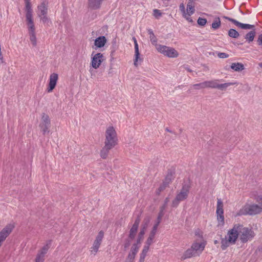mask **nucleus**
Returning a JSON list of instances; mask_svg holds the SVG:
<instances>
[{
    "label": "nucleus",
    "mask_w": 262,
    "mask_h": 262,
    "mask_svg": "<svg viewBox=\"0 0 262 262\" xmlns=\"http://www.w3.org/2000/svg\"><path fill=\"white\" fill-rule=\"evenodd\" d=\"M214 243H215V244H217V241H214Z\"/></svg>",
    "instance_id": "64"
},
{
    "label": "nucleus",
    "mask_w": 262,
    "mask_h": 262,
    "mask_svg": "<svg viewBox=\"0 0 262 262\" xmlns=\"http://www.w3.org/2000/svg\"><path fill=\"white\" fill-rule=\"evenodd\" d=\"M104 0H88V7L92 10L99 9Z\"/></svg>",
    "instance_id": "13"
},
{
    "label": "nucleus",
    "mask_w": 262,
    "mask_h": 262,
    "mask_svg": "<svg viewBox=\"0 0 262 262\" xmlns=\"http://www.w3.org/2000/svg\"><path fill=\"white\" fill-rule=\"evenodd\" d=\"M262 212V208L260 204H252L247 205V214L254 215L260 213Z\"/></svg>",
    "instance_id": "7"
},
{
    "label": "nucleus",
    "mask_w": 262,
    "mask_h": 262,
    "mask_svg": "<svg viewBox=\"0 0 262 262\" xmlns=\"http://www.w3.org/2000/svg\"><path fill=\"white\" fill-rule=\"evenodd\" d=\"M199 232H200L199 230L196 231L195 232V235L200 236Z\"/></svg>",
    "instance_id": "61"
},
{
    "label": "nucleus",
    "mask_w": 262,
    "mask_h": 262,
    "mask_svg": "<svg viewBox=\"0 0 262 262\" xmlns=\"http://www.w3.org/2000/svg\"><path fill=\"white\" fill-rule=\"evenodd\" d=\"M140 222V219L139 216H138L136 219L135 221V222L131 228L130 231H129V238L131 239H133L135 238L137 231L139 227V225Z\"/></svg>",
    "instance_id": "14"
},
{
    "label": "nucleus",
    "mask_w": 262,
    "mask_h": 262,
    "mask_svg": "<svg viewBox=\"0 0 262 262\" xmlns=\"http://www.w3.org/2000/svg\"><path fill=\"white\" fill-rule=\"evenodd\" d=\"M180 10L182 13L183 16H186V11L184 5L182 3L181 4L179 7Z\"/></svg>",
    "instance_id": "46"
},
{
    "label": "nucleus",
    "mask_w": 262,
    "mask_h": 262,
    "mask_svg": "<svg viewBox=\"0 0 262 262\" xmlns=\"http://www.w3.org/2000/svg\"><path fill=\"white\" fill-rule=\"evenodd\" d=\"M145 233V231H144L142 229L140 230V231L138 235V239L137 240V243L136 244H137L138 245V244H139L140 243L141 241L143 238V236H144Z\"/></svg>",
    "instance_id": "41"
},
{
    "label": "nucleus",
    "mask_w": 262,
    "mask_h": 262,
    "mask_svg": "<svg viewBox=\"0 0 262 262\" xmlns=\"http://www.w3.org/2000/svg\"><path fill=\"white\" fill-rule=\"evenodd\" d=\"M149 38H150V40L151 42V43L155 46L157 48V46H159L158 44H157V37H156V36L155 35H151V36H149Z\"/></svg>",
    "instance_id": "42"
},
{
    "label": "nucleus",
    "mask_w": 262,
    "mask_h": 262,
    "mask_svg": "<svg viewBox=\"0 0 262 262\" xmlns=\"http://www.w3.org/2000/svg\"><path fill=\"white\" fill-rule=\"evenodd\" d=\"M28 33L30 35V39L34 46L36 45V38L35 35V28L34 23L27 24Z\"/></svg>",
    "instance_id": "9"
},
{
    "label": "nucleus",
    "mask_w": 262,
    "mask_h": 262,
    "mask_svg": "<svg viewBox=\"0 0 262 262\" xmlns=\"http://www.w3.org/2000/svg\"><path fill=\"white\" fill-rule=\"evenodd\" d=\"M237 26L241 27V28H242L243 29H246V24H243V23H239V24H238V25Z\"/></svg>",
    "instance_id": "51"
},
{
    "label": "nucleus",
    "mask_w": 262,
    "mask_h": 262,
    "mask_svg": "<svg viewBox=\"0 0 262 262\" xmlns=\"http://www.w3.org/2000/svg\"><path fill=\"white\" fill-rule=\"evenodd\" d=\"M58 78V75L57 74L54 73L51 74L49 79V86L47 89L48 93L51 92L55 88L57 82Z\"/></svg>",
    "instance_id": "11"
},
{
    "label": "nucleus",
    "mask_w": 262,
    "mask_h": 262,
    "mask_svg": "<svg viewBox=\"0 0 262 262\" xmlns=\"http://www.w3.org/2000/svg\"><path fill=\"white\" fill-rule=\"evenodd\" d=\"M224 18L225 19H228V20L232 22L236 26H237L238 24H239V22H238V21H237L235 19H234L233 18H230V17H227V16H225Z\"/></svg>",
    "instance_id": "48"
},
{
    "label": "nucleus",
    "mask_w": 262,
    "mask_h": 262,
    "mask_svg": "<svg viewBox=\"0 0 262 262\" xmlns=\"http://www.w3.org/2000/svg\"><path fill=\"white\" fill-rule=\"evenodd\" d=\"M130 245V243H129V242L128 241L127 242H126L125 244H124V247L125 248H127L129 247Z\"/></svg>",
    "instance_id": "59"
},
{
    "label": "nucleus",
    "mask_w": 262,
    "mask_h": 262,
    "mask_svg": "<svg viewBox=\"0 0 262 262\" xmlns=\"http://www.w3.org/2000/svg\"><path fill=\"white\" fill-rule=\"evenodd\" d=\"M185 18H186L188 21L190 22H192V20L191 18L189 17L190 16L188 15V14L186 13V16H183Z\"/></svg>",
    "instance_id": "53"
},
{
    "label": "nucleus",
    "mask_w": 262,
    "mask_h": 262,
    "mask_svg": "<svg viewBox=\"0 0 262 262\" xmlns=\"http://www.w3.org/2000/svg\"><path fill=\"white\" fill-rule=\"evenodd\" d=\"M134 44H135V59H134V64L135 66L137 65V62L138 60L139 57V47L137 43V41L135 38H134Z\"/></svg>",
    "instance_id": "25"
},
{
    "label": "nucleus",
    "mask_w": 262,
    "mask_h": 262,
    "mask_svg": "<svg viewBox=\"0 0 262 262\" xmlns=\"http://www.w3.org/2000/svg\"><path fill=\"white\" fill-rule=\"evenodd\" d=\"M198 256L196 253L194 252V250L191 247L190 248L187 249L183 254V256L181 257L182 260H184L187 258H190L192 256Z\"/></svg>",
    "instance_id": "22"
},
{
    "label": "nucleus",
    "mask_w": 262,
    "mask_h": 262,
    "mask_svg": "<svg viewBox=\"0 0 262 262\" xmlns=\"http://www.w3.org/2000/svg\"><path fill=\"white\" fill-rule=\"evenodd\" d=\"M155 235H154L149 234V236L148 237V238L147 239V241L146 242V243H145V245H144V246H147V248H148L149 249V246L153 243L154 239L155 238Z\"/></svg>",
    "instance_id": "38"
},
{
    "label": "nucleus",
    "mask_w": 262,
    "mask_h": 262,
    "mask_svg": "<svg viewBox=\"0 0 262 262\" xmlns=\"http://www.w3.org/2000/svg\"><path fill=\"white\" fill-rule=\"evenodd\" d=\"M139 249V247L137 246V244H134L130 249V252L126 258L125 262H134L135 256L138 253Z\"/></svg>",
    "instance_id": "12"
},
{
    "label": "nucleus",
    "mask_w": 262,
    "mask_h": 262,
    "mask_svg": "<svg viewBox=\"0 0 262 262\" xmlns=\"http://www.w3.org/2000/svg\"><path fill=\"white\" fill-rule=\"evenodd\" d=\"M216 52H209V54L210 55H213V56H215V55H216Z\"/></svg>",
    "instance_id": "60"
},
{
    "label": "nucleus",
    "mask_w": 262,
    "mask_h": 262,
    "mask_svg": "<svg viewBox=\"0 0 262 262\" xmlns=\"http://www.w3.org/2000/svg\"><path fill=\"white\" fill-rule=\"evenodd\" d=\"M256 32L254 29L247 33V39L249 42L253 40Z\"/></svg>",
    "instance_id": "36"
},
{
    "label": "nucleus",
    "mask_w": 262,
    "mask_h": 262,
    "mask_svg": "<svg viewBox=\"0 0 262 262\" xmlns=\"http://www.w3.org/2000/svg\"><path fill=\"white\" fill-rule=\"evenodd\" d=\"M195 9L193 2L191 0H189L187 4L186 14L188 16H190L194 13Z\"/></svg>",
    "instance_id": "23"
},
{
    "label": "nucleus",
    "mask_w": 262,
    "mask_h": 262,
    "mask_svg": "<svg viewBox=\"0 0 262 262\" xmlns=\"http://www.w3.org/2000/svg\"><path fill=\"white\" fill-rule=\"evenodd\" d=\"M236 228V227H233L228 232L227 237L229 238V241L230 242L231 244H234L238 236L237 233L235 231Z\"/></svg>",
    "instance_id": "16"
},
{
    "label": "nucleus",
    "mask_w": 262,
    "mask_h": 262,
    "mask_svg": "<svg viewBox=\"0 0 262 262\" xmlns=\"http://www.w3.org/2000/svg\"><path fill=\"white\" fill-rule=\"evenodd\" d=\"M107 40L105 36H101L97 37L94 42L95 46L98 48H102L104 46L106 43Z\"/></svg>",
    "instance_id": "18"
},
{
    "label": "nucleus",
    "mask_w": 262,
    "mask_h": 262,
    "mask_svg": "<svg viewBox=\"0 0 262 262\" xmlns=\"http://www.w3.org/2000/svg\"><path fill=\"white\" fill-rule=\"evenodd\" d=\"M103 236L104 232L102 231H100L96 236V239L94 242L92 247L91 248V251L92 253H94V255L97 253Z\"/></svg>",
    "instance_id": "6"
},
{
    "label": "nucleus",
    "mask_w": 262,
    "mask_h": 262,
    "mask_svg": "<svg viewBox=\"0 0 262 262\" xmlns=\"http://www.w3.org/2000/svg\"><path fill=\"white\" fill-rule=\"evenodd\" d=\"M223 203L221 199H217V206H216V214H224V209H223Z\"/></svg>",
    "instance_id": "27"
},
{
    "label": "nucleus",
    "mask_w": 262,
    "mask_h": 262,
    "mask_svg": "<svg viewBox=\"0 0 262 262\" xmlns=\"http://www.w3.org/2000/svg\"><path fill=\"white\" fill-rule=\"evenodd\" d=\"M36 13L38 17L42 15H47L48 13V2L46 0L37 6Z\"/></svg>",
    "instance_id": "10"
},
{
    "label": "nucleus",
    "mask_w": 262,
    "mask_h": 262,
    "mask_svg": "<svg viewBox=\"0 0 262 262\" xmlns=\"http://www.w3.org/2000/svg\"><path fill=\"white\" fill-rule=\"evenodd\" d=\"M166 131H167V132H170V133H171V130H170L168 128H166Z\"/></svg>",
    "instance_id": "62"
},
{
    "label": "nucleus",
    "mask_w": 262,
    "mask_h": 262,
    "mask_svg": "<svg viewBox=\"0 0 262 262\" xmlns=\"http://www.w3.org/2000/svg\"><path fill=\"white\" fill-rule=\"evenodd\" d=\"M228 35L231 37L236 38L238 37L239 33L235 29H230L228 31Z\"/></svg>",
    "instance_id": "35"
},
{
    "label": "nucleus",
    "mask_w": 262,
    "mask_h": 262,
    "mask_svg": "<svg viewBox=\"0 0 262 262\" xmlns=\"http://www.w3.org/2000/svg\"><path fill=\"white\" fill-rule=\"evenodd\" d=\"M258 65L261 68H262V62L259 63Z\"/></svg>",
    "instance_id": "63"
},
{
    "label": "nucleus",
    "mask_w": 262,
    "mask_h": 262,
    "mask_svg": "<svg viewBox=\"0 0 262 262\" xmlns=\"http://www.w3.org/2000/svg\"><path fill=\"white\" fill-rule=\"evenodd\" d=\"M219 81L218 79L206 81L207 88L217 89Z\"/></svg>",
    "instance_id": "26"
},
{
    "label": "nucleus",
    "mask_w": 262,
    "mask_h": 262,
    "mask_svg": "<svg viewBox=\"0 0 262 262\" xmlns=\"http://www.w3.org/2000/svg\"><path fill=\"white\" fill-rule=\"evenodd\" d=\"M162 210L161 211V214H159V215L158 217V221H157V223L154 225L152 230L151 231L150 234L155 235V234L157 232V228H158V226L161 221V218L162 215Z\"/></svg>",
    "instance_id": "28"
},
{
    "label": "nucleus",
    "mask_w": 262,
    "mask_h": 262,
    "mask_svg": "<svg viewBox=\"0 0 262 262\" xmlns=\"http://www.w3.org/2000/svg\"><path fill=\"white\" fill-rule=\"evenodd\" d=\"M216 55L220 58H226L229 57V55L226 53L216 52Z\"/></svg>",
    "instance_id": "45"
},
{
    "label": "nucleus",
    "mask_w": 262,
    "mask_h": 262,
    "mask_svg": "<svg viewBox=\"0 0 262 262\" xmlns=\"http://www.w3.org/2000/svg\"><path fill=\"white\" fill-rule=\"evenodd\" d=\"M104 60L103 54L101 53L96 54L93 57L91 65L95 69H98Z\"/></svg>",
    "instance_id": "8"
},
{
    "label": "nucleus",
    "mask_w": 262,
    "mask_h": 262,
    "mask_svg": "<svg viewBox=\"0 0 262 262\" xmlns=\"http://www.w3.org/2000/svg\"><path fill=\"white\" fill-rule=\"evenodd\" d=\"M149 250V248L147 246H144L143 249L140 254V259L139 262H144V259L146 256L147 253Z\"/></svg>",
    "instance_id": "30"
},
{
    "label": "nucleus",
    "mask_w": 262,
    "mask_h": 262,
    "mask_svg": "<svg viewBox=\"0 0 262 262\" xmlns=\"http://www.w3.org/2000/svg\"><path fill=\"white\" fill-rule=\"evenodd\" d=\"M183 68L189 72H192V70L189 68V67L188 65H184L183 66Z\"/></svg>",
    "instance_id": "52"
},
{
    "label": "nucleus",
    "mask_w": 262,
    "mask_h": 262,
    "mask_svg": "<svg viewBox=\"0 0 262 262\" xmlns=\"http://www.w3.org/2000/svg\"><path fill=\"white\" fill-rule=\"evenodd\" d=\"M218 226H223L225 224L224 214H216Z\"/></svg>",
    "instance_id": "33"
},
{
    "label": "nucleus",
    "mask_w": 262,
    "mask_h": 262,
    "mask_svg": "<svg viewBox=\"0 0 262 262\" xmlns=\"http://www.w3.org/2000/svg\"><path fill=\"white\" fill-rule=\"evenodd\" d=\"M147 32L148 33V34H149V36H151V35H155L153 31L151 29H148L147 30Z\"/></svg>",
    "instance_id": "54"
},
{
    "label": "nucleus",
    "mask_w": 262,
    "mask_h": 262,
    "mask_svg": "<svg viewBox=\"0 0 262 262\" xmlns=\"http://www.w3.org/2000/svg\"><path fill=\"white\" fill-rule=\"evenodd\" d=\"M40 20L42 21L43 23H46L49 21V18L47 17V15H42L41 17H39Z\"/></svg>",
    "instance_id": "47"
},
{
    "label": "nucleus",
    "mask_w": 262,
    "mask_h": 262,
    "mask_svg": "<svg viewBox=\"0 0 262 262\" xmlns=\"http://www.w3.org/2000/svg\"><path fill=\"white\" fill-rule=\"evenodd\" d=\"M233 227H236L235 231L238 235H241L243 236L241 237V239L244 243L246 241V228L244 227L243 225L240 224H235Z\"/></svg>",
    "instance_id": "15"
},
{
    "label": "nucleus",
    "mask_w": 262,
    "mask_h": 262,
    "mask_svg": "<svg viewBox=\"0 0 262 262\" xmlns=\"http://www.w3.org/2000/svg\"><path fill=\"white\" fill-rule=\"evenodd\" d=\"M159 52L169 58H176L179 56V53L174 48L166 46L159 45L157 46Z\"/></svg>",
    "instance_id": "3"
},
{
    "label": "nucleus",
    "mask_w": 262,
    "mask_h": 262,
    "mask_svg": "<svg viewBox=\"0 0 262 262\" xmlns=\"http://www.w3.org/2000/svg\"><path fill=\"white\" fill-rule=\"evenodd\" d=\"M3 63V56L1 52V48H0V64Z\"/></svg>",
    "instance_id": "57"
},
{
    "label": "nucleus",
    "mask_w": 262,
    "mask_h": 262,
    "mask_svg": "<svg viewBox=\"0 0 262 262\" xmlns=\"http://www.w3.org/2000/svg\"><path fill=\"white\" fill-rule=\"evenodd\" d=\"M207 23V20L205 18L199 17L198 19V24L201 26H204Z\"/></svg>",
    "instance_id": "43"
},
{
    "label": "nucleus",
    "mask_w": 262,
    "mask_h": 262,
    "mask_svg": "<svg viewBox=\"0 0 262 262\" xmlns=\"http://www.w3.org/2000/svg\"><path fill=\"white\" fill-rule=\"evenodd\" d=\"M25 2L27 24L34 23L33 20V10L30 0H25Z\"/></svg>",
    "instance_id": "5"
},
{
    "label": "nucleus",
    "mask_w": 262,
    "mask_h": 262,
    "mask_svg": "<svg viewBox=\"0 0 262 262\" xmlns=\"http://www.w3.org/2000/svg\"><path fill=\"white\" fill-rule=\"evenodd\" d=\"M113 148L114 147L104 144V147L100 151V157L103 159H106L108 156L110 150Z\"/></svg>",
    "instance_id": "20"
},
{
    "label": "nucleus",
    "mask_w": 262,
    "mask_h": 262,
    "mask_svg": "<svg viewBox=\"0 0 262 262\" xmlns=\"http://www.w3.org/2000/svg\"><path fill=\"white\" fill-rule=\"evenodd\" d=\"M230 67L231 69L236 72L241 71L245 69L244 65L239 62L232 63Z\"/></svg>",
    "instance_id": "24"
},
{
    "label": "nucleus",
    "mask_w": 262,
    "mask_h": 262,
    "mask_svg": "<svg viewBox=\"0 0 262 262\" xmlns=\"http://www.w3.org/2000/svg\"><path fill=\"white\" fill-rule=\"evenodd\" d=\"M189 192V187L186 185H183L179 193H178L176 198L172 201V207H177L180 202L186 200L188 197Z\"/></svg>",
    "instance_id": "2"
},
{
    "label": "nucleus",
    "mask_w": 262,
    "mask_h": 262,
    "mask_svg": "<svg viewBox=\"0 0 262 262\" xmlns=\"http://www.w3.org/2000/svg\"><path fill=\"white\" fill-rule=\"evenodd\" d=\"M257 43L258 45L261 46L262 47V34H260L258 36L257 39Z\"/></svg>",
    "instance_id": "49"
},
{
    "label": "nucleus",
    "mask_w": 262,
    "mask_h": 262,
    "mask_svg": "<svg viewBox=\"0 0 262 262\" xmlns=\"http://www.w3.org/2000/svg\"><path fill=\"white\" fill-rule=\"evenodd\" d=\"M235 83L233 82H227L225 83L220 84L218 83L217 89L222 91L226 90L229 86L233 85Z\"/></svg>",
    "instance_id": "29"
},
{
    "label": "nucleus",
    "mask_w": 262,
    "mask_h": 262,
    "mask_svg": "<svg viewBox=\"0 0 262 262\" xmlns=\"http://www.w3.org/2000/svg\"><path fill=\"white\" fill-rule=\"evenodd\" d=\"M51 241H48L47 242L46 245H45L40 250V251L38 252L37 256H40V257L44 258L45 255L47 253V251H48L49 249L50 248L51 245Z\"/></svg>",
    "instance_id": "21"
},
{
    "label": "nucleus",
    "mask_w": 262,
    "mask_h": 262,
    "mask_svg": "<svg viewBox=\"0 0 262 262\" xmlns=\"http://www.w3.org/2000/svg\"><path fill=\"white\" fill-rule=\"evenodd\" d=\"M168 201H169L168 198H166L165 200V205H164V206H163L162 207V210L164 209L165 206L167 204V203L168 202Z\"/></svg>",
    "instance_id": "58"
},
{
    "label": "nucleus",
    "mask_w": 262,
    "mask_h": 262,
    "mask_svg": "<svg viewBox=\"0 0 262 262\" xmlns=\"http://www.w3.org/2000/svg\"><path fill=\"white\" fill-rule=\"evenodd\" d=\"M149 222L150 218L149 217H145L143 221V223L142 225L141 229L146 231Z\"/></svg>",
    "instance_id": "39"
},
{
    "label": "nucleus",
    "mask_w": 262,
    "mask_h": 262,
    "mask_svg": "<svg viewBox=\"0 0 262 262\" xmlns=\"http://www.w3.org/2000/svg\"><path fill=\"white\" fill-rule=\"evenodd\" d=\"M257 229L256 225L254 227H250V228L247 227V242L251 241L255 236V231Z\"/></svg>",
    "instance_id": "19"
},
{
    "label": "nucleus",
    "mask_w": 262,
    "mask_h": 262,
    "mask_svg": "<svg viewBox=\"0 0 262 262\" xmlns=\"http://www.w3.org/2000/svg\"><path fill=\"white\" fill-rule=\"evenodd\" d=\"M168 184L169 183H168L167 182L164 181L163 183L158 188V189L157 190V194L159 195L161 191H163L166 188V187L168 186Z\"/></svg>",
    "instance_id": "37"
},
{
    "label": "nucleus",
    "mask_w": 262,
    "mask_h": 262,
    "mask_svg": "<svg viewBox=\"0 0 262 262\" xmlns=\"http://www.w3.org/2000/svg\"><path fill=\"white\" fill-rule=\"evenodd\" d=\"M44 258L40 257V256H36L35 262H43Z\"/></svg>",
    "instance_id": "50"
},
{
    "label": "nucleus",
    "mask_w": 262,
    "mask_h": 262,
    "mask_svg": "<svg viewBox=\"0 0 262 262\" xmlns=\"http://www.w3.org/2000/svg\"><path fill=\"white\" fill-rule=\"evenodd\" d=\"M192 86L195 90H200L207 88L206 81L199 83H196L192 85Z\"/></svg>",
    "instance_id": "32"
},
{
    "label": "nucleus",
    "mask_w": 262,
    "mask_h": 262,
    "mask_svg": "<svg viewBox=\"0 0 262 262\" xmlns=\"http://www.w3.org/2000/svg\"><path fill=\"white\" fill-rule=\"evenodd\" d=\"M262 251V247H258L257 249L255 251V253H257L258 252H260Z\"/></svg>",
    "instance_id": "56"
},
{
    "label": "nucleus",
    "mask_w": 262,
    "mask_h": 262,
    "mask_svg": "<svg viewBox=\"0 0 262 262\" xmlns=\"http://www.w3.org/2000/svg\"><path fill=\"white\" fill-rule=\"evenodd\" d=\"M230 242L229 241V238L226 236L225 238H223L221 241V248L223 250H225L229 246Z\"/></svg>",
    "instance_id": "31"
},
{
    "label": "nucleus",
    "mask_w": 262,
    "mask_h": 262,
    "mask_svg": "<svg viewBox=\"0 0 262 262\" xmlns=\"http://www.w3.org/2000/svg\"><path fill=\"white\" fill-rule=\"evenodd\" d=\"M173 178L172 172L171 171H169L166 177L165 181L169 184Z\"/></svg>",
    "instance_id": "40"
},
{
    "label": "nucleus",
    "mask_w": 262,
    "mask_h": 262,
    "mask_svg": "<svg viewBox=\"0 0 262 262\" xmlns=\"http://www.w3.org/2000/svg\"><path fill=\"white\" fill-rule=\"evenodd\" d=\"M117 143V133L113 126H109L105 131V139L104 144L113 147Z\"/></svg>",
    "instance_id": "1"
},
{
    "label": "nucleus",
    "mask_w": 262,
    "mask_h": 262,
    "mask_svg": "<svg viewBox=\"0 0 262 262\" xmlns=\"http://www.w3.org/2000/svg\"><path fill=\"white\" fill-rule=\"evenodd\" d=\"M221 20L219 17H216L214 20L212 24V28L215 30L220 28L221 26Z\"/></svg>",
    "instance_id": "34"
},
{
    "label": "nucleus",
    "mask_w": 262,
    "mask_h": 262,
    "mask_svg": "<svg viewBox=\"0 0 262 262\" xmlns=\"http://www.w3.org/2000/svg\"><path fill=\"white\" fill-rule=\"evenodd\" d=\"M205 246V244L204 243H195L192 245L191 248L194 250L196 254L199 255L204 250Z\"/></svg>",
    "instance_id": "17"
},
{
    "label": "nucleus",
    "mask_w": 262,
    "mask_h": 262,
    "mask_svg": "<svg viewBox=\"0 0 262 262\" xmlns=\"http://www.w3.org/2000/svg\"><path fill=\"white\" fill-rule=\"evenodd\" d=\"M153 12L154 16L157 18H159L162 16V13L158 9H154Z\"/></svg>",
    "instance_id": "44"
},
{
    "label": "nucleus",
    "mask_w": 262,
    "mask_h": 262,
    "mask_svg": "<svg viewBox=\"0 0 262 262\" xmlns=\"http://www.w3.org/2000/svg\"><path fill=\"white\" fill-rule=\"evenodd\" d=\"M50 123V119L49 116L45 114H43L41 118V122L39 124V126L43 135H46L47 133H49Z\"/></svg>",
    "instance_id": "4"
},
{
    "label": "nucleus",
    "mask_w": 262,
    "mask_h": 262,
    "mask_svg": "<svg viewBox=\"0 0 262 262\" xmlns=\"http://www.w3.org/2000/svg\"><path fill=\"white\" fill-rule=\"evenodd\" d=\"M254 28V25L247 24V29H253Z\"/></svg>",
    "instance_id": "55"
}]
</instances>
